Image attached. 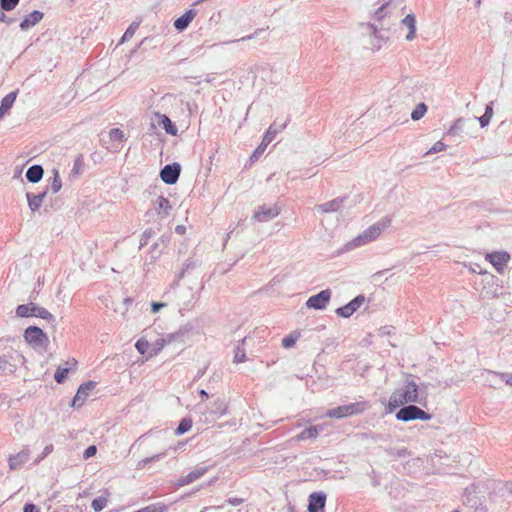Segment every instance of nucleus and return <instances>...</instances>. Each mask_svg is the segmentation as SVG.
<instances>
[{"mask_svg":"<svg viewBox=\"0 0 512 512\" xmlns=\"http://www.w3.org/2000/svg\"><path fill=\"white\" fill-rule=\"evenodd\" d=\"M412 375L404 382V385L400 389H396L390 396L387 405L385 406V414L393 413L397 408L404 404L419 403L423 404L426 402V397H419V386L411 379Z\"/></svg>","mask_w":512,"mask_h":512,"instance_id":"1","label":"nucleus"},{"mask_svg":"<svg viewBox=\"0 0 512 512\" xmlns=\"http://www.w3.org/2000/svg\"><path fill=\"white\" fill-rule=\"evenodd\" d=\"M390 225L391 218L387 216L383 217L381 220L368 227L351 241L347 242L345 244V250L349 251L375 240L381 234V232L388 228Z\"/></svg>","mask_w":512,"mask_h":512,"instance_id":"2","label":"nucleus"},{"mask_svg":"<svg viewBox=\"0 0 512 512\" xmlns=\"http://www.w3.org/2000/svg\"><path fill=\"white\" fill-rule=\"evenodd\" d=\"M16 316L20 318L38 317L46 320L51 326L56 327V318L46 308L39 306L34 302L20 304L15 310Z\"/></svg>","mask_w":512,"mask_h":512,"instance_id":"3","label":"nucleus"},{"mask_svg":"<svg viewBox=\"0 0 512 512\" xmlns=\"http://www.w3.org/2000/svg\"><path fill=\"white\" fill-rule=\"evenodd\" d=\"M369 407L370 405L366 401L350 403L328 409L326 416L329 418L342 419L348 416L361 414Z\"/></svg>","mask_w":512,"mask_h":512,"instance_id":"4","label":"nucleus"},{"mask_svg":"<svg viewBox=\"0 0 512 512\" xmlns=\"http://www.w3.org/2000/svg\"><path fill=\"white\" fill-rule=\"evenodd\" d=\"M396 412L395 417L398 421L409 422L413 420L429 421L432 419V415L413 403L409 405H403Z\"/></svg>","mask_w":512,"mask_h":512,"instance_id":"5","label":"nucleus"},{"mask_svg":"<svg viewBox=\"0 0 512 512\" xmlns=\"http://www.w3.org/2000/svg\"><path fill=\"white\" fill-rule=\"evenodd\" d=\"M24 340L32 347H42L49 341L46 333L38 326H29L24 330Z\"/></svg>","mask_w":512,"mask_h":512,"instance_id":"6","label":"nucleus"},{"mask_svg":"<svg viewBox=\"0 0 512 512\" xmlns=\"http://www.w3.org/2000/svg\"><path fill=\"white\" fill-rule=\"evenodd\" d=\"M279 214H280V208L277 205H273V206L261 205L255 210L251 220L260 222V223L268 222V221H271L274 218H276Z\"/></svg>","mask_w":512,"mask_h":512,"instance_id":"7","label":"nucleus"},{"mask_svg":"<svg viewBox=\"0 0 512 512\" xmlns=\"http://www.w3.org/2000/svg\"><path fill=\"white\" fill-rule=\"evenodd\" d=\"M331 295L332 293L330 289L322 290L319 293L310 296L306 301V306L310 309L323 310L328 305Z\"/></svg>","mask_w":512,"mask_h":512,"instance_id":"8","label":"nucleus"},{"mask_svg":"<svg viewBox=\"0 0 512 512\" xmlns=\"http://www.w3.org/2000/svg\"><path fill=\"white\" fill-rule=\"evenodd\" d=\"M180 173L181 165L177 162H174L172 164L165 165L160 170V178L165 184L173 185L178 181Z\"/></svg>","mask_w":512,"mask_h":512,"instance_id":"9","label":"nucleus"},{"mask_svg":"<svg viewBox=\"0 0 512 512\" xmlns=\"http://www.w3.org/2000/svg\"><path fill=\"white\" fill-rule=\"evenodd\" d=\"M365 300H366V298L364 295H362V294L357 295L346 305L337 308L336 314L343 318H349L363 305Z\"/></svg>","mask_w":512,"mask_h":512,"instance_id":"10","label":"nucleus"},{"mask_svg":"<svg viewBox=\"0 0 512 512\" xmlns=\"http://www.w3.org/2000/svg\"><path fill=\"white\" fill-rule=\"evenodd\" d=\"M463 504L472 512H486V506L484 505L482 498L468 489H465L463 494Z\"/></svg>","mask_w":512,"mask_h":512,"instance_id":"11","label":"nucleus"},{"mask_svg":"<svg viewBox=\"0 0 512 512\" xmlns=\"http://www.w3.org/2000/svg\"><path fill=\"white\" fill-rule=\"evenodd\" d=\"M326 504V494L324 492H313L308 498L309 512H324Z\"/></svg>","mask_w":512,"mask_h":512,"instance_id":"12","label":"nucleus"},{"mask_svg":"<svg viewBox=\"0 0 512 512\" xmlns=\"http://www.w3.org/2000/svg\"><path fill=\"white\" fill-rule=\"evenodd\" d=\"M490 263L495 267V269L502 273L504 268L507 265V262L510 260V255L507 252H492L487 255Z\"/></svg>","mask_w":512,"mask_h":512,"instance_id":"13","label":"nucleus"},{"mask_svg":"<svg viewBox=\"0 0 512 512\" xmlns=\"http://www.w3.org/2000/svg\"><path fill=\"white\" fill-rule=\"evenodd\" d=\"M44 17V13L39 10H34L28 15H26L20 23V29L23 31H27L30 28L34 27L38 24Z\"/></svg>","mask_w":512,"mask_h":512,"instance_id":"14","label":"nucleus"},{"mask_svg":"<svg viewBox=\"0 0 512 512\" xmlns=\"http://www.w3.org/2000/svg\"><path fill=\"white\" fill-rule=\"evenodd\" d=\"M30 451L27 448L22 449L15 455H10L8 458L10 470H16L20 468L29 460Z\"/></svg>","mask_w":512,"mask_h":512,"instance_id":"15","label":"nucleus"},{"mask_svg":"<svg viewBox=\"0 0 512 512\" xmlns=\"http://www.w3.org/2000/svg\"><path fill=\"white\" fill-rule=\"evenodd\" d=\"M48 188H46L43 192L38 194H34L31 192L26 193V198L28 202V206L32 212H36L40 209L44 198L47 195Z\"/></svg>","mask_w":512,"mask_h":512,"instance_id":"16","label":"nucleus"},{"mask_svg":"<svg viewBox=\"0 0 512 512\" xmlns=\"http://www.w3.org/2000/svg\"><path fill=\"white\" fill-rule=\"evenodd\" d=\"M196 10L194 9H189L187 10L182 16L178 17L175 21H174V27L177 31L179 32H182L184 31L185 29H187V27L189 26V24L192 22V20L194 19V17L196 16Z\"/></svg>","mask_w":512,"mask_h":512,"instance_id":"17","label":"nucleus"},{"mask_svg":"<svg viewBox=\"0 0 512 512\" xmlns=\"http://www.w3.org/2000/svg\"><path fill=\"white\" fill-rule=\"evenodd\" d=\"M153 207L158 215H161L163 217H167L172 209V206L170 204V201L164 197L159 196L154 202Z\"/></svg>","mask_w":512,"mask_h":512,"instance_id":"18","label":"nucleus"},{"mask_svg":"<svg viewBox=\"0 0 512 512\" xmlns=\"http://www.w3.org/2000/svg\"><path fill=\"white\" fill-rule=\"evenodd\" d=\"M156 116L159 118V126H161L167 134L171 136L177 135V126L171 121V119L167 115L156 113Z\"/></svg>","mask_w":512,"mask_h":512,"instance_id":"19","label":"nucleus"},{"mask_svg":"<svg viewBox=\"0 0 512 512\" xmlns=\"http://www.w3.org/2000/svg\"><path fill=\"white\" fill-rule=\"evenodd\" d=\"M346 199V197H337L331 201L319 205L318 209L323 213L336 212L342 207Z\"/></svg>","mask_w":512,"mask_h":512,"instance_id":"20","label":"nucleus"},{"mask_svg":"<svg viewBox=\"0 0 512 512\" xmlns=\"http://www.w3.org/2000/svg\"><path fill=\"white\" fill-rule=\"evenodd\" d=\"M44 174V169L39 164H34L30 166L25 174L26 179L30 183H38L42 178Z\"/></svg>","mask_w":512,"mask_h":512,"instance_id":"21","label":"nucleus"},{"mask_svg":"<svg viewBox=\"0 0 512 512\" xmlns=\"http://www.w3.org/2000/svg\"><path fill=\"white\" fill-rule=\"evenodd\" d=\"M200 264L201 263L198 260L193 259V258H188L185 261L183 268L177 275L175 281L172 283V287H176L179 284L180 280L185 276L186 273H188L191 270H194L195 268L200 266Z\"/></svg>","mask_w":512,"mask_h":512,"instance_id":"22","label":"nucleus"},{"mask_svg":"<svg viewBox=\"0 0 512 512\" xmlns=\"http://www.w3.org/2000/svg\"><path fill=\"white\" fill-rule=\"evenodd\" d=\"M286 124L287 122H284L283 124L280 125H277L275 122L271 124L262 140L264 142V146H267L269 143H271L276 137L277 133H279L282 129L286 127Z\"/></svg>","mask_w":512,"mask_h":512,"instance_id":"23","label":"nucleus"},{"mask_svg":"<svg viewBox=\"0 0 512 512\" xmlns=\"http://www.w3.org/2000/svg\"><path fill=\"white\" fill-rule=\"evenodd\" d=\"M402 24L408 27L409 31L406 35V40L411 41L415 38L416 33V18L413 14H408L402 19Z\"/></svg>","mask_w":512,"mask_h":512,"instance_id":"24","label":"nucleus"},{"mask_svg":"<svg viewBox=\"0 0 512 512\" xmlns=\"http://www.w3.org/2000/svg\"><path fill=\"white\" fill-rule=\"evenodd\" d=\"M322 428L320 426H310L297 435L298 440L315 439Z\"/></svg>","mask_w":512,"mask_h":512,"instance_id":"25","label":"nucleus"},{"mask_svg":"<svg viewBox=\"0 0 512 512\" xmlns=\"http://www.w3.org/2000/svg\"><path fill=\"white\" fill-rule=\"evenodd\" d=\"M18 95V90L11 91L8 93L0 103V108L5 111L6 113L12 108L13 104L16 101Z\"/></svg>","mask_w":512,"mask_h":512,"instance_id":"26","label":"nucleus"},{"mask_svg":"<svg viewBox=\"0 0 512 512\" xmlns=\"http://www.w3.org/2000/svg\"><path fill=\"white\" fill-rule=\"evenodd\" d=\"M52 174H53V180L47 188L50 189L52 191V193L55 194L61 190L62 180L60 178V174L57 169L54 168L52 170Z\"/></svg>","mask_w":512,"mask_h":512,"instance_id":"27","label":"nucleus"},{"mask_svg":"<svg viewBox=\"0 0 512 512\" xmlns=\"http://www.w3.org/2000/svg\"><path fill=\"white\" fill-rule=\"evenodd\" d=\"M213 406L214 408L211 410L212 414L223 416L228 412V405L224 399H217Z\"/></svg>","mask_w":512,"mask_h":512,"instance_id":"28","label":"nucleus"},{"mask_svg":"<svg viewBox=\"0 0 512 512\" xmlns=\"http://www.w3.org/2000/svg\"><path fill=\"white\" fill-rule=\"evenodd\" d=\"M192 419L189 417L183 418L178 427L175 429V435L180 436L188 432L192 428Z\"/></svg>","mask_w":512,"mask_h":512,"instance_id":"29","label":"nucleus"},{"mask_svg":"<svg viewBox=\"0 0 512 512\" xmlns=\"http://www.w3.org/2000/svg\"><path fill=\"white\" fill-rule=\"evenodd\" d=\"M207 471L208 467L206 466L197 467L186 475L187 480L192 483L202 477Z\"/></svg>","mask_w":512,"mask_h":512,"instance_id":"30","label":"nucleus"},{"mask_svg":"<svg viewBox=\"0 0 512 512\" xmlns=\"http://www.w3.org/2000/svg\"><path fill=\"white\" fill-rule=\"evenodd\" d=\"M107 502V496H99L92 500L91 507L94 512H100L106 507Z\"/></svg>","mask_w":512,"mask_h":512,"instance_id":"31","label":"nucleus"},{"mask_svg":"<svg viewBox=\"0 0 512 512\" xmlns=\"http://www.w3.org/2000/svg\"><path fill=\"white\" fill-rule=\"evenodd\" d=\"M166 344H169L166 337L157 339L151 345L150 356H156L164 348Z\"/></svg>","mask_w":512,"mask_h":512,"instance_id":"32","label":"nucleus"},{"mask_svg":"<svg viewBox=\"0 0 512 512\" xmlns=\"http://www.w3.org/2000/svg\"><path fill=\"white\" fill-rule=\"evenodd\" d=\"M427 105L423 102L419 103L411 113V119L414 121L420 120L427 112Z\"/></svg>","mask_w":512,"mask_h":512,"instance_id":"33","label":"nucleus"},{"mask_svg":"<svg viewBox=\"0 0 512 512\" xmlns=\"http://www.w3.org/2000/svg\"><path fill=\"white\" fill-rule=\"evenodd\" d=\"M96 387V382L88 381L81 384L78 388V394H81L85 399L89 393Z\"/></svg>","mask_w":512,"mask_h":512,"instance_id":"34","label":"nucleus"},{"mask_svg":"<svg viewBox=\"0 0 512 512\" xmlns=\"http://www.w3.org/2000/svg\"><path fill=\"white\" fill-rule=\"evenodd\" d=\"M139 25H140V21L139 22H136V21L132 22L129 25V27L126 29V31L124 32V34H123V36L121 38L120 43H123L126 40L130 39L131 37H133V35L137 31V29L139 28Z\"/></svg>","mask_w":512,"mask_h":512,"instance_id":"35","label":"nucleus"},{"mask_svg":"<svg viewBox=\"0 0 512 512\" xmlns=\"http://www.w3.org/2000/svg\"><path fill=\"white\" fill-rule=\"evenodd\" d=\"M163 456H164V453H159V454H155L151 457L144 458L137 463L136 469H138V470L144 469L147 464H149L151 462L159 461Z\"/></svg>","mask_w":512,"mask_h":512,"instance_id":"36","label":"nucleus"},{"mask_svg":"<svg viewBox=\"0 0 512 512\" xmlns=\"http://www.w3.org/2000/svg\"><path fill=\"white\" fill-rule=\"evenodd\" d=\"M300 334L298 332H293L288 336L284 337L282 340V346L286 349L291 348L295 345L298 340Z\"/></svg>","mask_w":512,"mask_h":512,"instance_id":"37","label":"nucleus"},{"mask_svg":"<svg viewBox=\"0 0 512 512\" xmlns=\"http://www.w3.org/2000/svg\"><path fill=\"white\" fill-rule=\"evenodd\" d=\"M69 370H70L69 368L58 367L54 374L55 381L58 384H62L66 380Z\"/></svg>","mask_w":512,"mask_h":512,"instance_id":"38","label":"nucleus"},{"mask_svg":"<svg viewBox=\"0 0 512 512\" xmlns=\"http://www.w3.org/2000/svg\"><path fill=\"white\" fill-rule=\"evenodd\" d=\"M246 361V352L245 349L240 345H237L234 349V363H242Z\"/></svg>","mask_w":512,"mask_h":512,"instance_id":"39","label":"nucleus"},{"mask_svg":"<svg viewBox=\"0 0 512 512\" xmlns=\"http://www.w3.org/2000/svg\"><path fill=\"white\" fill-rule=\"evenodd\" d=\"M464 119L463 118H458L454 124L450 127V129L448 130V134L449 135H459V133L462 131L463 129V126H464Z\"/></svg>","mask_w":512,"mask_h":512,"instance_id":"40","label":"nucleus"},{"mask_svg":"<svg viewBox=\"0 0 512 512\" xmlns=\"http://www.w3.org/2000/svg\"><path fill=\"white\" fill-rule=\"evenodd\" d=\"M83 166H84L83 156L78 155L74 160L73 168L71 170L70 176L78 175L81 172Z\"/></svg>","mask_w":512,"mask_h":512,"instance_id":"41","label":"nucleus"},{"mask_svg":"<svg viewBox=\"0 0 512 512\" xmlns=\"http://www.w3.org/2000/svg\"><path fill=\"white\" fill-rule=\"evenodd\" d=\"M149 347L150 343L144 338L138 339L135 343L136 350L142 355L148 351Z\"/></svg>","mask_w":512,"mask_h":512,"instance_id":"42","label":"nucleus"},{"mask_svg":"<svg viewBox=\"0 0 512 512\" xmlns=\"http://www.w3.org/2000/svg\"><path fill=\"white\" fill-rule=\"evenodd\" d=\"M109 138L112 141L122 142L124 140V133L119 128H112L109 131Z\"/></svg>","mask_w":512,"mask_h":512,"instance_id":"43","label":"nucleus"},{"mask_svg":"<svg viewBox=\"0 0 512 512\" xmlns=\"http://www.w3.org/2000/svg\"><path fill=\"white\" fill-rule=\"evenodd\" d=\"M155 235V231L151 228L149 229H146L142 236H141V239H140V246L139 248L141 249L143 246L147 245L148 243V240L153 237Z\"/></svg>","mask_w":512,"mask_h":512,"instance_id":"44","label":"nucleus"},{"mask_svg":"<svg viewBox=\"0 0 512 512\" xmlns=\"http://www.w3.org/2000/svg\"><path fill=\"white\" fill-rule=\"evenodd\" d=\"M192 329H193V326L191 324H185L177 330L179 332L180 336L182 337V339L184 340V342H186L187 339L189 338V335H190Z\"/></svg>","mask_w":512,"mask_h":512,"instance_id":"45","label":"nucleus"},{"mask_svg":"<svg viewBox=\"0 0 512 512\" xmlns=\"http://www.w3.org/2000/svg\"><path fill=\"white\" fill-rule=\"evenodd\" d=\"M20 0H0V6L6 11H12L19 4Z\"/></svg>","mask_w":512,"mask_h":512,"instance_id":"46","label":"nucleus"},{"mask_svg":"<svg viewBox=\"0 0 512 512\" xmlns=\"http://www.w3.org/2000/svg\"><path fill=\"white\" fill-rule=\"evenodd\" d=\"M166 338H167L169 344L170 343H182V344L185 343L178 331L169 333L166 336Z\"/></svg>","mask_w":512,"mask_h":512,"instance_id":"47","label":"nucleus"},{"mask_svg":"<svg viewBox=\"0 0 512 512\" xmlns=\"http://www.w3.org/2000/svg\"><path fill=\"white\" fill-rule=\"evenodd\" d=\"M446 149V145L441 142V141H437L427 152L426 154H433V153H438V152H441L443 150Z\"/></svg>","mask_w":512,"mask_h":512,"instance_id":"48","label":"nucleus"},{"mask_svg":"<svg viewBox=\"0 0 512 512\" xmlns=\"http://www.w3.org/2000/svg\"><path fill=\"white\" fill-rule=\"evenodd\" d=\"M265 148L266 146H264V142L262 141L261 144L254 150V152L250 156V162L257 161L259 155L264 152Z\"/></svg>","mask_w":512,"mask_h":512,"instance_id":"49","label":"nucleus"},{"mask_svg":"<svg viewBox=\"0 0 512 512\" xmlns=\"http://www.w3.org/2000/svg\"><path fill=\"white\" fill-rule=\"evenodd\" d=\"M97 452V447L95 445H90L88 446L84 452H83V458L85 460L91 458L92 456H94Z\"/></svg>","mask_w":512,"mask_h":512,"instance_id":"50","label":"nucleus"},{"mask_svg":"<svg viewBox=\"0 0 512 512\" xmlns=\"http://www.w3.org/2000/svg\"><path fill=\"white\" fill-rule=\"evenodd\" d=\"M84 401H85V398L81 394H78V392H77L76 395L74 396V398L72 399L71 405L73 407H80L83 405Z\"/></svg>","mask_w":512,"mask_h":512,"instance_id":"51","label":"nucleus"},{"mask_svg":"<svg viewBox=\"0 0 512 512\" xmlns=\"http://www.w3.org/2000/svg\"><path fill=\"white\" fill-rule=\"evenodd\" d=\"M479 274H482L484 276L483 281H485L487 284L494 283L496 277L490 273L482 272V270H479Z\"/></svg>","mask_w":512,"mask_h":512,"instance_id":"52","label":"nucleus"},{"mask_svg":"<svg viewBox=\"0 0 512 512\" xmlns=\"http://www.w3.org/2000/svg\"><path fill=\"white\" fill-rule=\"evenodd\" d=\"M23 512H40V509L33 503H26L23 507Z\"/></svg>","mask_w":512,"mask_h":512,"instance_id":"53","label":"nucleus"},{"mask_svg":"<svg viewBox=\"0 0 512 512\" xmlns=\"http://www.w3.org/2000/svg\"><path fill=\"white\" fill-rule=\"evenodd\" d=\"M243 502H244V499L238 498V497H230V498L226 499V503H228L232 506H238V505L242 504Z\"/></svg>","mask_w":512,"mask_h":512,"instance_id":"54","label":"nucleus"},{"mask_svg":"<svg viewBox=\"0 0 512 512\" xmlns=\"http://www.w3.org/2000/svg\"><path fill=\"white\" fill-rule=\"evenodd\" d=\"M498 375L507 385L512 386V373H500Z\"/></svg>","mask_w":512,"mask_h":512,"instance_id":"55","label":"nucleus"},{"mask_svg":"<svg viewBox=\"0 0 512 512\" xmlns=\"http://www.w3.org/2000/svg\"><path fill=\"white\" fill-rule=\"evenodd\" d=\"M476 119L479 121L480 126L482 128L488 126L490 123V120H491V118H489L488 116H485L484 114L481 117H476Z\"/></svg>","mask_w":512,"mask_h":512,"instance_id":"56","label":"nucleus"},{"mask_svg":"<svg viewBox=\"0 0 512 512\" xmlns=\"http://www.w3.org/2000/svg\"><path fill=\"white\" fill-rule=\"evenodd\" d=\"M6 11L5 9H3L1 6H0V22H5L7 24H10L13 22V19L11 18H8L5 14Z\"/></svg>","mask_w":512,"mask_h":512,"instance_id":"57","label":"nucleus"},{"mask_svg":"<svg viewBox=\"0 0 512 512\" xmlns=\"http://www.w3.org/2000/svg\"><path fill=\"white\" fill-rule=\"evenodd\" d=\"M166 306L163 302H152L151 304V311L153 313H157L162 307Z\"/></svg>","mask_w":512,"mask_h":512,"instance_id":"58","label":"nucleus"},{"mask_svg":"<svg viewBox=\"0 0 512 512\" xmlns=\"http://www.w3.org/2000/svg\"><path fill=\"white\" fill-rule=\"evenodd\" d=\"M53 451V445H47L44 450H43V453L42 455L39 457L38 460H36V462L42 460L43 458H45L48 454H50L51 452Z\"/></svg>","mask_w":512,"mask_h":512,"instance_id":"59","label":"nucleus"},{"mask_svg":"<svg viewBox=\"0 0 512 512\" xmlns=\"http://www.w3.org/2000/svg\"><path fill=\"white\" fill-rule=\"evenodd\" d=\"M493 102H490L488 105H486L484 115L488 116L489 118H492L493 116Z\"/></svg>","mask_w":512,"mask_h":512,"instance_id":"60","label":"nucleus"},{"mask_svg":"<svg viewBox=\"0 0 512 512\" xmlns=\"http://www.w3.org/2000/svg\"><path fill=\"white\" fill-rule=\"evenodd\" d=\"M190 484V481L187 480V477L184 476V477H181L180 479H178L177 483H176V486L177 487H183L185 485H188Z\"/></svg>","mask_w":512,"mask_h":512,"instance_id":"61","label":"nucleus"},{"mask_svg":"<svg viewBox=\"0 0 512 512\" xmlns=\"http://www.w3.org/2000/svg\"><path fill=\"white\" fill-rule=\"evenodd\" d=\"M186 231V227L184 225H177L175 227V232L178 234H183Z\"/></svg>","mask_w":512,"mask_h":512,"instance_id":"62","label":"nucleus"},{"mask_svg":"<svg viewBox=\"0 0 512 512\" xmlns=\"http://www.w3.org/2000/svg\"><path fill=\"white\" fill-rule=\"evenodd\" d=\"M505 489L512 495V481H507L505 483Z\"/></svg>","mask_w":512,"mask_h":512,"instance_id":"63","label":"nucleus"},{"mask_svg":"<svg viewBox=\"0 0 512 512\" xmlns=\"http://www.w3.org/2000/svg\"><path fill=\"white\" fill-rule=\"evenodd\" d=\"M199 395H200V396H201V398H203V399H208V397H209L208 393H207V392H206V390H204V389H201V390L199 391Z\"/></svg>","mask_w":512,"mask_h":512,"instance_id":"64","label":"nucleus"}]
</instances>
